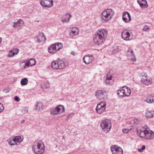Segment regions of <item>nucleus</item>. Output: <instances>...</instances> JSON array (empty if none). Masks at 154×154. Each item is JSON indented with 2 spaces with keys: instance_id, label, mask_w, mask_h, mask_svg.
Masks as SVG:
<instances>
[{
  "instance_id": "33",
  "label": "nucleus",
  "mask_w": 154,
  "mask_h": 154,
  "mask_svg": "<svg viewBox=\"0 0 154 154\" xmlns=\"http://www.w3.org/2000/svg\"><path fill=\"white\" fill-rule=\"evenodd\" d=\"M57 109V106L54 108L52 109L51 111V114L53 115H57L59 114Z\"/></svg>"
},
{
  "instance_id": "4",
  "label": "nucleus",
  "mask_w": 154,
  "mask_h": 154,
  "mask_svg": "<svg viewBox=\"0 0 154 154\" xmlns=\"http://www.w3.org/2000/svg\"><path fill=\"white\" fill-rule=\"evenodd\" d=\"M33 151L36 154H42L45 152V146L43 144L38 143L34 144L32 146Z\"/></svg>"
},
{
  "instance_id": "17",
  "label": "nucleus",
  "mask_w": 154,
  "mask_h": 154,
  "mask_svg": "<svg viewBox=\"0 0 154 154\" xmlns=\"http://www.w3.org/2000/svg\"><path fill=\"white\" fill-rule=\"evenodd\" d=\"M72 15L71 14H66L63 16L62 21L63 23H68Z\"/></svg>"
},
{
  "instance_id": "6",
  "label": "nucleus",
  "mask_w": 154,
  "mask_h": 154,
  "mask_svg": "<svg viewBox=\"0 0 154 154\" xmlns=\"http://www.w3.org/2000/svg\"><path fill=\"white\" fill-rule=\"evenodd\" d=\"M51 67L54 69H62L65 68L66 65L64 62L61 60H55L51 63Z\"/></svg>"
},
{
  "instance_id": "38",
  "label": "nucleus",
  "mask_w": 154,
  "mask_h": 154,
  "mask_svg": "<svg viewBox=\"0 0 154 154\" xmlns=\"http://www.w3.org/2000/svg\"><path fill=\"white\" fill-rule=\"evenodd\" d=\"M15 55L14 53L12 50L9 53L8 56L9 57H11L14 56Z\"/></svg>"
},
{
  "instance_id": "15",
  "label": "nucleus",
  "mask_w": 154,
  "mask_h": 154,
  "mask_svg": "<svg viewBox=\"0 0 154 154\" xmlns=\"http://www.w3.org/2000/svg\"><path fill=\"white\" fill-rule=\"evenodd\" d=\"M121 36L122 38L125 40H129L130 39V34L129 32L127 31V30L123 31L121 34Z\"/></svg>"
},
{
  "instance_id": "21",
  "label": "nucleus",
  "mask_w": 154,
  "mask_h": 154,
  "mask_svg": "<svg viewBox=\"0 0 154 154\" xmlns=\"http://www.w3.org/2000/svg\"><path fill=\"white\" fill-rule=\"evenodd\" d=\"M125 96H129L131 93V90L127 86H125L123 87Z\"/></svg>"
},
{
  "instance_id": "8",
  "label": "nucleus",
  "mask_w": 154,
  "mask_h": 154,
  "mask_svg": "<svg viewBox=\"0 0 154 154\" xmlns=\"http://www.w3.org/2000/svg\"><path fill=\"white\" fill-rule=\"evenodd\" d=\"M106 103L105 102H101L98 103L96 107L97 112L100 114L105 111Z\"/></svg>"
},
{
  "instance_id": "39",
  "label": "nucleus",
  "mask_w": 154,
  "mask_h": 154,
  "mask_svg": "<svg viewBox=\"0 0 154 154\" xmlns=\"http://www.w3.org/2000/svg\"><path fill=\"white\" fill-rule=\"evenodd\" d=\"M145 148V146L144 145H143L142 147L140 149H138V151L141 152L143 151L144 149Z\"/></svg>"
},
{
  "instance_id": "27",
  "label": "nucleus",
  "mask_w": 154,
  "mask_h": 154,
  "mask_svg": "<svg viewBox=\"0 0 154 154\" xmlns=\"http://www.w3.org/2000/svg\"><path fill=\"white\" fill-rule=\"evenodd\" d=\"M24 23L23 21L21 19H19L17 22L14 23L13 26L14 27H15L17 25H18V26H21V24H23Z\"/></svg>"
},
{
  "instance_id": "5",
  "label": "nucleus",
  "mask_w": 154,
  "mask_h": 154,
  "mask_svg": "<svg viewBox=\"0 0 154 154\" xmlns=\"http://www.w3.org/2000/svg\"><path fill=\"white\" fill-rule=\"evenodd\" d=\"M95 94L96 98L98 100H106L108 98V92L106 90L97 91Z\"/></svg>"
},
{
  "instance_id": "32",
  "label": "nucleus",
  "mask_w": 154,
  "mask_h": 154,
  "mask_svg": "<svg viewBox=\"0 0 154 154\" xmlns=\"http://www.w3.org/2000/svg\"><path fill=\"white\" fill-rule=\"evenodd\" d=\"M29 66L35 65L36 63V61L34 59H31L27 61Z\"/></svg>"
},
{
  "instance_id": "34",
  "label": "nucleus",
  "mask_w": 154,
  "mask_h": 154,
  "mask_svg": "<svg viewBox=\"0 0 154 154\" xmlns=\"http://www.w3.org/2000/svg\"><path fill=\"white\" fill-rule=\"evenodd\" d=\"M20 82L22 85H26L28 84V81L27 78H24L21 80Z\"/></svg>"
},
{
  "instance_id": "19",
  "label": "nucleus",
  "mask_w": 154,
  "mask_h": 154,
  "mask_svg": "<svg viewBox=\"0 0 154 154\" xmlns=\"http://www.w3.org/2000/svg\"><path fill=\"white\" fill-rule=\"evenodd\" d=\"M79 29L76 27H74L72 28L70 31V35L72 36H74L79 34Z\"/></svg>"
},
{
  "instance_id": "12",
  "label": "nucleus",
  "mask_w": 154,
  "mask_h": 154,
  "mask_svg": "<svg viewBox=\"0 0 154 154\" xmlns=\"http://www.w3.org/2000/svg\"><path fill=\"white\" fill-rule=\"evenodd\" d=\"M127 55L128 60L133 61L136 60L135 56L134 54L133 51L131 49H129L127 51Z\"/></svg>"
},
{
  "instance_id": "22",
  "label": "nucleus",
  "mask_w": 154,
  "mask_h": 154,
  "mask_svg": "<svg viewBox=\"0 0 154 154\" xmlns=\"http://www.w3.org/2000/svg\"><path fill=\"white\" fill-rule=\"evenodd\" d=\"M55 48L56 47L54 46V45L52 44L50 47L48 48V51L51 54H54L57 51V50Z\"/></svg>"
},
{
  "instance_id": "40",
  "label": "nucleus",
  "mask_w": 154,
  "mask_h": 154,
  "mask_svg": "<svg viewBox=\"0 0 154 154\" xmlns=\"http://www.w3.org/2000/svg\"><path fill=\"white\" fill-rule=\"evenodd\" d=\"M12 50L14 52L15 55L17 54L19 52V49L17 48H15Z\"/></svg>"
},
{
  "instance_id": "25",
  "label": "nucleus",
  "mask_w": 154,
  "mask_h": 154,
  "mask_svg": "<svg viewBox=\"0 0 154 154\" xmlns=\"http://www.w3.org/2000/svg\"><path fill=\"white\" fill-rule=\"evenodd\" d=\"M44 33L41 32L39 33V34L35 37V40L38 43H40L42 41V39L40 38L41 36H43Z\"/></svg>"
},
{
  "instance_id": "31",
  "label": "nucleus",
  "mask_w": 154,
  "mask_h": 154,
  "mask_svg": "<svg viewBox=\"0 0 154 154\" xmlns=\"http://www.w3.org/2000/svg\"><path fill=\"white\" fill-rule=\"evenodd\" d=\"M117 94L119 95L121 97H125L123 88H122L117 91Z\"/></svg>"
},
{
  "instance_id": "11",
  "label": "nucleus",
  "mask_w": 154,
  "mask_h": 154,
  "mask_svg": "<svg viewBox=\"0 0 154 154\" xmlns=\"http://www.w3.org/2000/svg\"><path fill=\"white\" fill-rule=\"evenodd\" d=\"M94 57L92 55L88 54L85 55L83 57V60L84 63L87 64H88L91 63L93 60Z\"/></svg>"
},
{
  "instance_id": "10",
  "label": "nucleus",
  "mask_w": 154,
  "mask_h": 154,
  "mask_svg": "<svg viewBox=\"0 0 154 154\" xmlns=\"http://www.w3.org/2000/svg\"><path fill=\"white\" fill-rule=\"evenodd\" d=\"M40 3L43 7L50 8L53 5L52 0H41Z\"/></svg>"
},
{
  "instance_id": "30",
  "label": "nucleus",
  "mask_w": 154,
  "mask_h": 154,
  "mask_svg": "<svg viewBox=\"0 0 154 154\" xmlns=\"http://www.w3.org/2000/svg\"><path fill=\"white\" fill-rule=\"evenodd\" d=\"M21 69H23L27 68L29 66L28 62H22L20 64Z\"/></svg>"
},
{
  "instance_id": "43",
  "label": "nucleus",
  "mask_w": 154,
  "mask_h": 154,
  "mask_svg": "<svg viewBox=\"0 0 154 154\" xmlns=\"http://www.w3.org/2000/svg\"><path fill=\"white\" fill-rule=\"evenodd\" d=\"M40 38H41V39H42V41H45V40H46V37L44 35H44L43 36H41L40 37Z\"/></svg>"
},
{
  "instance_id": "24",
  "label": "nucleus",
  "mask_w": 154,
  "mask_h": 154,
  "mask_svg": "<svg viewBox=\"0 0 154 154\" xmlns=\"http://www.w3.org/2000/svg\"><path fill=\"white\" fill-rule=\"evenodd\" d=\"M57 107L59 114L64 112L65 108L63 106L60 105L57 106Z\"/></svg>"
},
{
  "instance_id": "16",
  "label": "nucleus",
  "mask_w": 154,
  "mask_h": 154,
  "mask_svg": "<svg viewBox=\"0 0 154 154\" xmlns=\"http://www.w3.org/2000/svg\"><path fill=\"white\" fill-rule=\"evenodd\" d=\"M105 83L107 84L111 85L113 84V79L111 75L108 74L106 77Z\"/></svg>"
},
{
  "instance_id": "29",
  "label": "nucleus",
  "mask_w": 154,
  "mask_h": 154,
  "mask_svg": "<svg viewBox=\"0 0 154 154\" xmlns=\"http://www.w3.org/2000/svg\"><path fill=\"white\" fill-rule=\"evenodd\" d=\"M53 44L54 46L56 47L55 48L57 49V51H59L63 47V45L60 43H56Z\"/></svg>"
},
{
  "instance_id": "13",
  "label": "nucleus",
  "mask_w": 154,
  "mask_h": 154,
  "mask_svg": "<svg viewBox=\"0 0 154 154\" xmlns=\"http://www.w3.org/2000/svg\"><path fill=\"white\" fill-rule=\"evenodd\" d=\"M141 81L143 84L148 85L151 84L152 79L149 77L144 76L141 79Z\"/></svg>"
},
{
  "instance_id": "35",
  "label": "nucleus",
  "mask_w": 154,
  "mask_h": 154,
  "mask_svg": "<svg viewBox=\"0 0 154 154\" xmlns=\"http://www.w3.org/2000/svg\"><path fill=\"white\" fill-rule=\"evenodd\" d=\"M8 143L11 145H17L16 143H15L14 138L10 139L7 140Z\"/></svg>"
},
{
  "instance_id": "9",
  "label": "nucleus",
  "mask_w": 154,
  "mask_h": 154,
  "mask_svg": "<svg viewBox=\"0 0 154 154\" xmlns=\"http://www.w3.org/2000/svg\"><path fill=\"white\" fill-rule=\"evenodd\" d=\"M111 150L112 154H123V150L120 147L116 145H112Z\"/></svg>"
},
{
  "instance_id": "37",
  "label": "nucleus",
  "mask_w": 154,
  "mask_h": 154,
  "mask_svg": "<svg viewBox=\"0 0 154 154\" xmlns=\"http://www.w3.org/2000/svg\"><path fill=\"white\" fill-rule=\"evenodd\" d=\"M131 122L133 124H134L135 125L138 124L139 123V120L136 119H133L131 120Z\"/></svg>"
},
{
  "instance_id": "23",
  "label": "nucleus",
  "mask_w": 154,
  "mask_h": 154,
  "mask_svg": "<svg viewBox=\"0 0 154 154\" xmlns=\"http://www.w3.org/2000/svg\"><path fill=\"white\" fill-rule=\"evenodd\" d=\"M35 109L37 111L42 110L44 107V105L41 102L38 103L35 106Z\"/></svg>"
},
{
  "instance_id": "36",
  "label": "nucleus",
  "mask_w": 154,
  "mask_h": 154,
  "mask_svg": "<svg viewBox=\"0 0 154 154\" xmlns=\"http://www.w3.org/2000/svg\"><path fill=\"white\" fill-rule=\"evenodd\" d=\"M28 108L26 106L22 109L21 110V112L23 114L27 113L28 112Z\"/></svg>"
},
{
  "instance_id": "1",
  "label": "nucleus",
  "mask_w": 154,
  "mask_h": 154,
  "mask_svg": "<svg viewBox=\"0 0 154 154\" xmlns=\"http://www.w3.org/2000/svg\"><path fill=\"white\" fill-rule=\"evenodd\" d=\"M108 34L106 29H99L93 37V42L98 45L102 44L104 42Z\"/></svg>"
},
{
  "instance_id": "47",
  "label": "nucleus",
  "mask_w": 154,
  "mask_h": 154,
  "mask_svg": "<svg viewBox=\"0 0 154 154\" xmlns=\"http://www.w3.org/2000/svg\"><path fill=\"white\" fill-rule=\"evenodd\" d=\"M25 122V121L24 120H22L21 121V123H24Z\"/></svg>"
},
{
  "instance_id": "26",
  "label": "nucleus",
  "mask_w": 154,
  "mask_h": 154,
  "mask_svg": "<svg viewBox=\"0 0 154 154\" xmlns=\"http://www.w3.org/2000/svg\"><path fill=\"white\" fill-rule=\"evenodd\" d=\"M13 138L15 143H17V142H22L23 140V138L21 137L20 136H18L15 137Z\"/></svg>"
},
{
  "instance_id": "18",
  "label": "nucleus",
  "mask_w": 154,
  "mask_h": 154,
  "mask_svg": "<svg viewBox=\"0 0 154 154\" xmlns=\"http://www.w3.org/2000/svg\"><path fill=\"white\" fill-rule=\"evenodd\" d=\"M137 2L141 8H145L148 7V5L146 1L145 0H137Z\"/></svg>"
},
{
  "instance_id": "45",
  "label": "nucleus",
  "mask_w": 154,
  "mask_h": 154,
  "mask_svg": "<svg viewBox=\"0 0 154 154\" xmlns=\"http://www.w3.org/2000/svg\"><path fill=\"white\" fill-rule=\"evenodd\" d=\"M149 29V28L148 26H145L144 28H143V30L144 31H146Z\"/></svg>"
},
{
  "instance_id": "7",
  "label": "nucleus",
  "mask_w": 154,
  "mask_h": 154,
  "mask_svg": "<svg viewBox=\"0 0 154 154\" xmlns=\"http://www.w3.org/2000/svg\"><path fill=\"white\" fill-rule=\"evenodd\" d=\"M100 126L102 128L103 132L106 133H107L110 130L111 124L110 122L107 120H104L100 123Z\"/></svg>"
},
{
  "instance_id": "42",
  "label": "nucleus",
  "mask_w": 154,
  "mask_h": 154,
  "mask_svg": "<svg viewBox=\"0 0 154 154\" xmlns=\"http://www.w3.org/2000/svg\"><path fill=\"white\" fill-rule=\"evenodd\" d=\"M14 99L17 102L19 101L20 100V98L17 96L14 97Z\"/></svg>"
},
{
  "instance_id": "20",
  "label": "nucleus",
  "mask_w": 154,
  "mask_h": 154,
  "mask_svg": "<svg viewBox=\"0 0 154 154\" xmlns=\"http://www.w3.org/2000/svg\"><path fill=\"white\" fill-rule=\"evenodd\" d=\"M148 103H152L154 102V93L151 94L144 100Z\"/></svg>"
},
{
  "instance_id": "46",
  "label": "nucleus",
  "mask_w": 154,
  "mask_h": 154,
  "mask_svg": "<svg viewBox=\"0 0 154 154\" xmlns=\"http://www.w3.org/2000/svg\"><path fill=\"white\" fill-rule=\"evenodd\" d=\"M71 54H72L73 55H75L76 54H75V53L74 51H72L71 52Z\"/></svg>"
},
{
  "instance_id": "3",
  "label": "nucleus",
  "mask_w": 154,
  "mask_h": 154,
  "mask_svg": "<svg viewBox=\"0 0 154 154\" xmlns=\"http://www.w3.org/2000/svg\"><path fill=\"white\" fill-rule=\"evenodd\" d=\"M137 134L139 137L151 140L154 138V132L150 130H140L137 131Z\"/></svg>"
},
{
  "instance_id": "41",
  "label": "nucleus",
  "mask_w": 154,
  "mask_h": 154,
  "mask_svg": "<svg viewBox=\"0 0 154 154\" xmlns=\"http://www.w3.org/2000/svg\"><path fill=\"white\" fill-rule=\"evenodd\" d=\"M129 131V129L126 128H125L122 130V131L123 133L125 134L127 133Z\"/></svg>"
},
{
  "instance_id": "2",
  "label": "nucleus",
  "mask_w": 154,
  "mask_h": 154,
  "mask_svg": "<svg viewBox=\"0 0 154 154\" xmlns=\"http://www.w3.org/2000/svg\"><path fill=\"white\" fill-rule=\"evenodd\" d=\"M114 14V11L111 9L104 10L100 15V18L103 23L107 22L112 17Z\"/></svg>"
},
{
  "instance_id": "14",
  "label": "nucleus",
  "mask_w": 154,
  "mask_h": 154,
  "mask_svg": "<svg viewBox=\"0 0 154 154\" xmlns=\"http://www.w3.org/2000/svg\"><path fill=\"white\" fill-rule=\"evenodd\" d=\"M122 20L126 23H128L131 20L130 14L127 12H125L123 13Z\"/></svg>"
},
{
  "instance_id": "48",
  "label": "nucleus",
  "mask_w": 154,
  "mask_h": 154,
  "mask_svg": "<svg viewBox=\"0 0 154 154\" xmlns=\"http://www.w3.org/2000/svg\"><path fill=\"white\" fill-rule=\"evenodd\" d=\"M2 39L0 37V43H1V42H2Z\"/></svg>"
},
{
  "instance_id": "44",
  "label": "nucleus",
  "mask_w": 154,
  "mask_h": 154,
  "mask_svg": "<svg viewBox=\"0 0 154 154\" xmlns=\"http://www.w3.org/2000/svg\"><path fill=\"white\" fill-rule=\"evenodd\" d=\"M3 108L4 107L3 105L1 104H0V112L3 110Z\"/></svg>"
},
{
  "instance_id": "28",
  "label": "nucleus",
  "mask_w": 154,
  "mask_h": 154,
  "mask_svg": "<svg viewBox=\"0 0 154 154\" xmlns=\"http://www.w3.org/2000/svg\"><path fill=\"white\" fill-rule=\"evenodd\" d=\"M153 113L152 111L146 110V112L145 116L147 118H151L153 117Z\"/></svg>"
}]
</instances>
